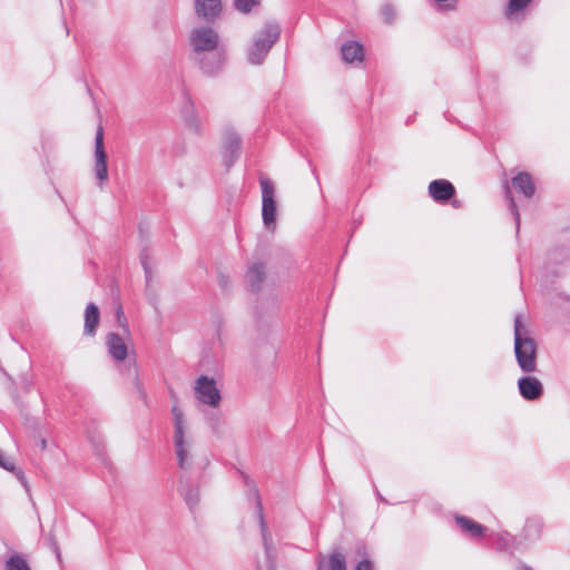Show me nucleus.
Instances as JSON below:
<instances>
[{
  "mask_svg": "<svg viewBox=\"0 0 570 570\" xmlns=\"http://www.w3.org/2000/svg\"><path fill=\"white\" fill-rule=\"evenodd\" d=\"M318 570H346V559L341 552H333L326 560L318 559Z\"/></svg>",
  "mask_w": 570,
  "mask_h": 570,
  "instance_id": "obj_17",
  "label": "nucleus"
},
{
  "mask_svg": "<svg viewBox=\"0 0 570 570\" xmlns=\"http://www.w3.org/2000/svg\"><path fill=\"white\" fill-rule=\"evenodd\" d=\"M47 448V441L45 439L40 440V449L45 450Z\"/></svg>",
  "mask_w": 570,
  "mask_h": 570,
  "instance_id": "obj_32",
  "label": "nucleus"
},
{
  "mask_svg": "<svg viewBox=\"0 0 570 570\" xmlns=\"http://www.w3.org/2000/svg\"><path fill=\"white\" fill-rule=\"evenodd\" d=\"M131 341V335L129 337L122 331V334L118 333H108L106 336V346L109 355L116 362H122L126 360L128 355V344Z\"/></svg>",
  "mask_w": 570,
  "mask_h": 570,
  "instance_id": "obj_9",
  "label": "nucleus"
},
{
  "mask_svg": "<svg viewBox=\"0 0 570 570\" xmlns=\"http://www.w3.org/2000/svg\"><path fill=\"white\" fill-rule=\"evenodd\" d=\"M381 14L386 23H391L395 19V9L392 4H384L381 9Z\"/></svg>",
  "mask_w": 570,
  "mask_h": 570,
  "instance_id": "obj_27",
  "label": "nucleus"
},
{
  "mask_svg": "<svg viewBox=\"0 0 570 570\" xmlns=\"http://www.w3.org/2000/svg\"><path fill=\"white\" fill-rule=\"evenodd\" d=\"M265 269L261 263H255L249 266L246 278L253 291H257L264 281Z\"/></svg>",
  "mask_w": 570,
  "mask_h": 570,
  "instance_id": "obj_19",
  "label": "nucleus"
},
{
  "mask_svg": "<svg viewBox=\"0 0 570 570\" xmlns=\"http://www.w3.org/2000/svg\"><path fill=\"white\" fill-rule=\"evenodd\" d=\"M258 4V0H235V7L238 11L247 13L253 7Z\"/></svg>",
  "mask_w": 570,
  "mask_h": 570,
  "instance_id": "obj_26",
  "label": "nucleus"
},
{
  "mask_svg": "<svg viewBox=\"0 0 570 570\" xmlns=\"http://www.w3.org/2000/svg\"><path fill=\"white\" fill-rule=\"evenodd\" d=\"M455 521H456L458 525L461 528V530L464 533L469 534L470 537H473V538L481 537V535H483V533L485 531V528L482 524H480L466 517L458 515L455 518Z\"/></svg>",
  "mask_w": 570,
  "mask_h": 570,
  "instance_id": "obj_18",
  "label": "nucleus"
},
{
  "mask_svg": "<svg viewBox=\"0 0 570 570\" xmlns=\"http://www.w3.org/2000/svg\"><path fill=\"white\" fill-rule=\"evenodd\" d=\"M512 186L521 193L525 198H530L534 194V184L532 177L528 173H519L512 178Z\"/></svg>",
  "mask_w": 570,
  "mask_h": 570,
  "instance_id": "obj_15",
  "label": "nucleus"
},
{
  "mask_svg": "<svg viewBox=\"0 0 570 570\" xmlns=\"http://www.w3.org/2000/svg\"><path fill=\"white\" fill-rule=\"evenodd\" d=\"M141 264L145 268V272L148 273V267H147V262H146V258L144 256H141Z\"/></svg>",
  "mask_w": 570,
  "mask_h": 570,
  "instance_id": "obj_31",
  "label": "nucleus"
},
{
  "mask_svg": "<svg viewBox=\"0 0 570 570\" xmlns=\"http://www.w3.org/2000/svg\"><path fill=\"white\" fill-rule=\"evenodd\" d=\"M100 313L98 306L94 303H89L85 311V326L83 332L86 335L92 336L96 333V328L99 324Z\"/></svg>",
  "mask_w": 570,
  "mask_h": 570,
  "instance_id": "obj_16",
  "label": "nucleus"
},
{
  "mask_svg": "<svg viewBox=\"0 0 570 570\" xmlns=\"http://www.w3.org/2000/svg\"><path fill=\"white\" fill-rule=\"evenodd\" d=\"M195 11L205 21H214L222 11V0H195Z\"/></svg>",
  "mask_w": 570,
  "mask_h": 570,
  "instance_id": "obj_13",
  "label": "nucleus"
},
{
  "mask_svg": "<svg viewBox=\"0 0 570 570\" xmlns=\"http://www.w3.org/2000/svg\"><path fill=\"white\" fill-rule=\"evenodd\" d=\"M505 197L507 199L509 200V205H510V209L515 218V222H517V228H519L520 226V215H519V210H518V207H517V204L511 195V190H510V187L507 185L505 186Z\"/></svg>",
  "mask_w": 570,
  "mask_h": 570,
  "instance_id": "obj_25",
  "label": "nucleus"
},
{
  "mask_svg": "<svg viewBox=\"0 0 570 570\" xmlns=\"http://www.w3.org/2000/svg\"><path fill=\"white\" fill-rule=\"evenodd\" d=\"M514 353L523 372L532 373L537 370V345L534 340L528 335L520 315L514 317Z\"/></svg>",
  "mask_w": 570,
  "mask_h": 570,
  "instance_id": "obj_3",
  "label": "nucleus"
},
{
  "mask_svg": "<svg viewBox=\"0 0 570 570\" xmlns=\"http://www.w3.org/2000/svg\"><path fill=\"white\" fill-rule=\"evenodd\" d=\"M179 491H180L181 495L184 497L188 507L190 509H194L199 501L198 491L187 488V485L184 484L183 481H180Z\"/></svg>",
  "mask_w": 570,
  "mask_h": 570,
  "instance_id": "obj_22",
  "label": "nucleus"
},
{
  "mask_svg": "<svg viewBox=\"0 0 570 570\" xmlns=\"http://www.w3.org/2000/svg\"><path fill=\"white\" fill-rule=\"evenodd\" d=\"M531 0H510L507 8L508 18L512 19L515 13L524 9Z\"/></svg>",
  "mask_w": 570,
  "mask_h": 570,
  "instance_id": "obj_24",
  "label": "nucleus"
},
{
  "mask_svg": "<svg viewBox=\"0 0 570 570\" xmlns=\"http://www.w3.org/2000/svg\"><path fill=\"white\" fill-rule=\"evenodd\" d=\"M520 394L523 399L533 401L538 400L543 393L541 382L534 376H524L518 381Z\"/></svg>",
  "mask_w": 570,
  "mask_h": 570,
  "instance_id": "obj_12",
  "label": "nucleus"
},
{
  "mask_svg": "<svg viewBox=\"0 0 570 570\" xmlns=\"http://www.w3.org/2000/svg\"><path fill=\"white\" fill-rule=\"evenodd\" d=\"M542 523L539 519H529L524 525L523 532L527 539H534L540 535Z\"/></svg>",
  "mask_w": 570,
  "mask_h": 570,
  "instance_id": "obj_23",
  "label": "nucleus"
},
{
  "mask_svg": "<svg viewBox=\"0 0 570 570\" xmlns=\"http://www.w3.org/2000/svg\"><path fill=\"white\" fill-rule=\"evenodd\" d=\"M240 138L232 129H227L223 137V158L227 167H230L239 157Z\"/></svg>",
  "mask_w": 570,
  "mask_h": 570,
  "instance_id": "obj_10",
  "label": "nucleus"
},
{
  "mask_svg": "<svg viewBox=\"0 0 570 570\" xmlns=\"http://www.w3.org/2000/svg\"><path fill=\"white\" fill-rule=\"evenodd\" d=\"M454 3H456V0H453L452 4L450 3V1H448V2L443 3L441 7L446 8V9H453Z\"/></svg>",
  "mask_w": 570,
  "mask_h": 570,
  "instance_id": "obj_30",
  "label": "nucleus"
},
{
  "mask_svg": "<svg viewBox=\"0 0 570 570\" xmlns=\"http://www.w3.org/2000/svg\"><path fill=\"white\" fill-rule=\"evenodd\" d=\"M259 185L262 188V219L264 227L269 232L276 229V216H277V204L275 200L276 189L274 183L265 177L261 176Z\"/></svg>",
  "mask_w": 570,
  "mask_h": 570,
  "instance_id": "obj_5",
  "label": "nucleus"
},
{
  "mask_svg": "<svg viewBox=\"0 0 570 570\" xmlns=\"http://www.w3.org/2000/svg\"><path fill=\"white\" fill-rule=\"evenodd\" d=\"M56 553H57V557L60 558V552H59L58 548H56Z\"/></svg>",
  "mask_w": 570,
  "mask_h": 570,
  "instance_id": "obj_35",
  "label": "nucleus"
},
{
  "mask_svg": "<svg viewBox=\"0 0 570 570\" xmlns=\"http://www.w3.org/2000/svg\"><path fill=\"white\" fill-rule=\"evenodd\" d=\"M6 570H31L22 554L14 553L6 561Z\"/></svg>",
  "mask_w": 570,
  "mask_h": 570,
  "instance_id": "obj_21",
  "label": "nucleus"
},
{
  "mask_svg": "<svg viewBox=\"0 0 570 570\" xmlns=\"http://www.w3.org/2000/svg\"><path fill=\"white\" fill-rule=\"evenodd\" d=\"M341 53L344 61L348 63L362 62L364 58L363 47L356 41H347L342 45Z\"/></svg>",
  "mask_w": 570,
  "mask_h": 570,
  "instance_id": "obj_14",
  "label": "nucleus"
},
{
  "mask_svg": "<svg viewBox=\"0 0 570 570\" xmlns=\"http://www.w3.org/2000/svg\"><path fill=\"white\" fill-rule=\"evenodd\" d=\"M452 205H453L454 207H459V202L454 200V202L452 203Z\"/></svg>",
  "mask_w": 570,
  "mask_h": 570,
  "instance_id": "obj_34",
  "label": "nucleus"
},
{
  "mask_svg": "<svg viewBox=\"0 0 570 570\" xmlns=\"http://www.w3.org/2000/svg\"><path fill=\"white\" fill-rule=\"evenodd\" d=\"M255 497H256V501H257L256 502V509H257L256 512H257V518L259 520L263 544H264V549H265L263 559H259L257 561L256 569L257 570H275V564H274L275 554H274V548H273V540H272L271 534L268 533L267 525L264 521L262 504H261L259 498L257 495V492H255Z\"/></svg>",
  "mask_w": 570,
  "mask_h": 570,
  "instance_id": "obj_6",
  "label": "nucleus"
},
{
  "mask_svg": "<svg viewBox=\"0 0 570 570\" xmlns=\"http://www.w3.org/2000/svg\"><path fill=\"white\" fill-rule=\"evenodd\" d=\"M355 570H374V567L370 560L364 559L356 564Z\"/></svg>",
  "mask_w": 570,
  "mask_h": 570,
  "instance_id": "obj_29",
  "label": "nucleus"
},
{
  "mask_svg": "<svg viewBox=\"0 0 570 570\" xmlns=\"http://www.w3.org/2000/svg\"><path fill=\"white\" fill-rule=\"evenodd\" d=\"M518 570H532V569L527 566H521L518 568Z\"/></svg>",
  "mask_w": 570,
  "mask_h": 570,
  "instance_id": "obj_33",
  "label": "nucleus"
},
{
  "mask_svg": "<svg viewBox=\"0 0 570 570\" xmlns=\"http://www.w3.org/2000/svg\"><path fill=\"white\" fill-rule=\"evenodd\" d=\"M171 415L174 425L173 441L178 465L181 470L188 471L194 464V440L184 411L178 405H174L171 407Z\"/></svg>",
  "mask_w": 570,
  "mask_h": 570,
  "instance_id": "obj_2",
  "label": "nucleus"
},
{
  "mask_svg": "<svg viewBox=\"0 0 570 570\" xmlns=\"http://www.w3.org/2000/svg\"><path fill=\"white\" fill-rule=\"evenodd\" d=\"M95 174L99 180V186L108 179L107 154L104 147V130L98 128L95 137Z\"/></svg>",
  "mask_w": 570,
  "mask_h": 570,
  "instance_id": "obj_8",
  "label": "nucleus"
},
{
  "mask_svg": "<svg viewBox=\"0 0 570 570\" xmlns=\"http://www.w3.org/2000/svg\"><path fill=\"white\" fill-rule=\"evenodd\" d=\"M194 393L197 401L210 407H217L222 400L215 380L206 375H202L196 380Z\"/></svg>",
  "mask_w": 570,
  "mask_h": 570,
  "instance_id": "obj_7",
  "label": "nucleus"
},
{
  "mask_svg": "<svg viewBox=\"0 0 570 570\" xmlns=\"http://www.w3.org/2000/svg\"><path fill=\"white\" fill-rule=\"evenodd\" d=\"M281 28L277 23H266L254 37L247 48V60L252 65H261L278 40Z\"/></svg>",
  "mask_w": 570,
  "mask_h": 570,
  "instance_id": "obj_4",
  "label": "nucleus"
},
{
  "mask_svg": "<svg viewBox=\"0 0 570 570\" xmlns=\"http://www.w3.org/2000/svg\"><path fill=\"white\" fill-rule=\"evenodd\" d=\"M429 195L436 203H446L455 195L453 184L446 179H435L429 184Z\"/></svg>",
  "mask_w": 570,
  "mask_h": 570,
  "instance_id": "obj_11",
  "label": "nucleus"
},
{
  "mask_svg": "<svg viewBox=\"0 0 570 570\" xmlns=\"http://www.w3.org/2000/svg\"><path fill=\"white\" fill-rule=\"evenodd\" d=\"M191 58L206 75L217 73L224 65V55L219 49V35L208 26L196 27L189 36Z\"/></svg>",
  "mask_w": 570,
  "mask_h": 570,
  "instance_id": "obj_1",
  "label": "nucleus"
},
{
  "mask_svg": "<svg viewBox=\"0 0 570 570\" xmlns=\"http://www.w3.org/2000/svg\"><path fill=\"white\" fill-rule=\"evenodd\" d=\"M116 316H117V321L119 323V325L121 326L122 331L125 332V334L127 335V337H129V327H128V324H127V320L124 315V309L122 307L119 305L116 309Z\"/></svg>",
  "mask_w": 570,
  "mask_h": 570,
  "instance_id": "obj_28",
  "label": "nucleus"
},
{
  "mask_svg": "<svg viewBox=\"0 0 570 570\" xmlns=\"http://www.w3.org/2000/svg\"><path fill=\"white\" fill-rule=\"evenodd\" d=\"M184 117H185V121H186L187 127L191 131H194L195 134H200L202 132V121L198 118V116H197V114H196V111L194 109V106H193V104L190 101H188V105L185 108Z\"/></svg>",
  "mask_w": 570,
  "mask_h": 570,
  "instance_id": "obj_20",
  "label": "nucleus"
}]
</instances>
